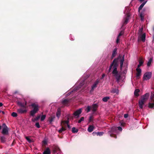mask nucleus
Returning <instances> with one entry per match:
<instances>
[{
    "label": "nucleus",
    "mask_w": 154,
    "mask_h": 154,
    "mask_svg": "<svg viewBox=\"0 0 154 154\" xmlns=\"http://www.w3.org/2000/svg\"><path fill=\"white\" fill-rule=\"evenodd\" d=\"M99 82V79H98L94 82L91 86V89L90 90L91 92H93L94 89L97 87Z\"/></svg>",
    "instance_id": "nucleus-6"
},
{
    "label": "nucleus",
    "mask_w": 154,
    "mask_h": 154,
    "mask_svg": "<svg viewBox=\"0 0 154 154\" xmlns=\"http://www.w3.org/2000/svg\"><path fill=\"white\" fill-rule=\"evenodd\" d=\"M61 115V110L60 108L58 109L56 113V116L58 118V119H59Z\"/></svg>",
    "instance_id": "nucleus-26"
},
{
    "label": "nucleus",
    "mask_w": 154,
    "mask_h": 154,
    "mask_svg": "<svg viewBox=\"0 0 154 154\" xmlns=\"http://www.w3.org/2000/svg\"><path fill=\"white\" fill-rule=\"evenodd\" d=\"M55 118V116H52L49 118L48 121L50 123H51L53 120Z\"/></svg>",
    "instance_id": "nucleus-30"
},
{
    "label": "nucleus",
    "mask_w": 154,
    "mask_h": 154,
    "mask_svg": "<svg viewBox=\"0 0 154 154\" xmlns=\"http://www.w3.org/2000/svg\"><path fill=\"white\" fill-rule=\"evenodd\" d=\"M143 63V61L142 59H140L139 60V64L138 65L137 68H140V67L141 66Z\"/></svg>",
    "instance_id": "nucleus-28"
},
{
    "label": "nucleus",
    "mask_w": 154,
    "mask_h": 154,
    "mask_svg": "<svg viewBox=\"0 0 154 154\" xmlns=\"http://www.w3.org/2000/svg\"><path fill=\"white\" fill-rule=\"evenodd\" d=\"M110 97H103V99L102 100L103 102H106L107 101V100L109 99Z\"/></svg>",
    "instance_id": "nucleus-35"
},
{
    "label": "nucleus",
    "mask_w": 154,
    "mask_h": 154,
    "mask_svg": "<svg viewBox=\"0 0 154 154\" xmlns=\"http://www.w3.org/2000/svg\"><path fill=\"white\" fill-rule=\"evenodd\" d=\"M145 38L146 34L145 33L140 35L139 36V39L141 40L143 42L145 41Z\"/></svg>",
    "instance_id": "nucleus-16"
},
{
    "label": "nucleus",
    "mask_w": 154,
    "mask_h": 154,
    "mask_svg": "<svg viewBox=\"0 0 154 154\" xmlns=\"http://www.w3.org/2000/svg\"><path fill=\"white\" fill-rule=\"evenodd\" d=\"M152 76V73L150 72H148L145 73L143 76V79L144 80H147L149 79Z\"/></svg>",
    "instance_id": "nucleus-7"
},
{
    "label": "nucleus",
    "mask_w": 154,
    "mask_h": 154,
    "mask_svg": "<svg viewBox=\"0 0 154 154\" xmlns=\"http://www.w3.org/2000/svg\"><path fill=\"white\" fill-rule=\"evenodd\" d=\"M46 117V116L45 115H42L41 118V121H43L45 120Z\"/></svg>",
    "instance_id": "nucleus-39"
},
{
    "label": "nucleus",
    "mask_w": 154,
    "mask_h": 154,
    "mask_svg": "<svg viewBox=\"0 0 154 154\" xmlns=\"http://www.w3.org/2000/svg\"><path fill=\"white\" fill-rule=\"evenodd\" d=\"M111 92L113 94H119V90L116 88H112L111 91Z\"/></svg>",
    "instance_id": "nucleus-18"
},
{
    "label": "nucleus",
    "mask_w": 154,
    "mask_h": 154,
    "mask_svg": "<svg viewBox=\"0 0 154 154\" xmlns=\"http://www.w3.org/2000/svg\"><path fill=\"white\" fill-rule=\"evenodd\" d=\"M139 91H140L139 89H136L134 91V95L137 97H138L139 95L138 93L139 92Z\"/></svg>",
    "instance_id": "nucleus-31"
},
{
    "label": "nucleus",
    "mask_w": 154,
    "mask_h": 154,
    "mask_svg": "<svg viewBox=\"0 0 154 154\" xmlns=\"http://www.w3.org/2000/svg\"><path fill=\"white\" fill-rule=\"evenodd\" d=\"M69 100L67 99H65L63 100L62 102V103L63 105H67L68 103H69Z\"/></svg>",
    "instance_id": "nucleus-23"
},
{
    "label": "nucleus",
    "mask_w": 154,
    "mask_h": 154,
    "mask_svg": "<svg viewBox=\"0 0 154 154\" xmlns=\"http://www.w3.org/2000/svg\"><path fill=\"white\" fill-rule=\"evenodd\" d=\"M94 128V127L92 125H90L89 126L88 129V131L89 132H92Z\"/></svg>",
    "instance_id": "nucleus-20"
},
{
    "label": "nucleus",
    "mask_w": 154,
    "mask_h": 154,
    "mask_svg": "<svg viewBox=\"0 0 154 154\" xmlns=\"http://www.w3.org/2000/svg\"><path fill=\"white\" fill-rule=\"evenodd\" d=\"M3 105V104L2 103H0V107L2 106Z\"/></svg>",
    "instance_id": "nucleus-51"
},
{
    "label": "nucleus",
    "mask_w": 154,
    "mask_h": 154,
    "mask_svg": "<svg viewBox=\"0 0 154 154\" xmlns=\"http://www.w3.org/2000/svg\"><path fill=\"white\" fill-rule=\"evenodd\" d=\"M0 112H2L3 114H4L5 113V112L4 111H1Z\"/></svg>",
    "instance_id": "nucleus-54"
},
{
    "label": "nucleus",
    "mask_w": 154,
    "mask_h": 154,
    "mask_svg": "<svg viewBox=\"0 0 154 154\" xmlns=\"http://www.w3.org/2000/svg\"><path fill=\"white\" fill-rule=\"evenodd\" d=\"M148 106L150 108H153L154 106V92L151 93Z\"/></svg>",
    "instance_id": "nucleus-5"
},
{
    "label": "nucleus",
    "mask_w": 154,
    "mask_h": 154,
    "mask_svg": "<svg viewBox=\"0 0 154 154\" xmlns=\"http://www.w3.org/2000/svg\"><path fill=\"white\" fill-rule=\"evenodd\" d=\"M94 132H93V134H94Z\"/></svg>",
    "instance_id": "nucleus-57"
},
{
    "label": "nucleus",
    "mask_w": 154,
    "mask_h": 154,
    "mask_svg": "<svg viewBox=\"0 0 154 154\" xmlns=\"http://www.w3.org/2000/svg\"><path fill=\"white\" fill-rule=\"evenodd\" d=\"M66 126H67L69 128H70V125H69V124H68V125H66Z\"/></svg>",
    "instance_id": "nucleus-50"
},
{
    "label": "nucleus",
    "mask_w": 154,
    "mask_h": 154,
    "mask_svg": "<svg viewBox=\"0 0 154 154\" xmlns=\"http://www.w3.org/2000/svg\"><path fill=\"white\" fill-rule=\"evenodd\" d=\"M149 94L147 93L141 96L140 99L145 102H146L149 98Z\"/></svg>",
    "instance_id": "nucleus-9"
},
{
    "label": "nucleus",
    "mask_w": 154,
    "mask_h": 154,
    "mask_svg": "<svg viewBox=\"0 0 154 154\" xmlns=\"http://www.w3.org/2000/svg\"><path fill=\"white\" fill-rule=\"evenodd\" d=\"M42 143L44 144H46L47 143V141L46 139H44L42 141Z\"/></svg>",
    "instance_id": "nucleus-45"
},
{
    "label": "nucleus",
    "mask_w": 154,
    "mask_h": 154,
    "mask_svg": "<svg viewBox=\"0 0 154 154\" xmlns=\"http://www.w3.org/2000/svg\"><path fill=\"white\" fill-rule=\"evenodd\" d=\"M146 102L140 99L139 100L138 102V104L139 107L140 109H142L143 108V106L144 105L145 103Z\"/></svg>",
    "instance_id": "nucleus-14"
},
{
    "label": "nucleus",
    "mask_w": 154,
    "mask_h": 154,
    "mask_svg": "<svg viewBox=\"0 0 154 154\" xmlns=\"http://www.w3.org/2000/svg\"><path fill=\"white\" fill-rule=\"evenodd\" d=\"M79 83V82H77V84H78Z\"/></svg>",
    "instance_id": "nucleus-56"
},
{
    "label": "nucleus",
    "mask_w": 154,
    "mask_h": 154,
    "mask_svg": "<svg viewBox=\"0 0 154 154\" xmlns=\"http://www.w3.org/2000/svg\"><path fill=\"white\" fill-rule=\"evenodd\" d=\"M84 82V81L82 82H80L79 83V85L78 86H76L75 87L73 90L71 92H75V91H76L78 90L79 89V88H81V86H82L83 85V83Z\"/></svg>",
    "instance_id": "nucleus-13"
},
{
    "label": "nucleus",
    "mask_w": 154,
    "mask_h": 154,
    "mask_svg": "<svg viewBox=\"0 0 154 154\" xmlns=\"http://www.w3.org/2000/svg\"><path fill=\"white\" fill-rule=\"evenodd\" d=\"M72 131L73 133H76L78 131V129L76 128L75 127H73L72 128Z\"/></svg>",
    "instance_id": "nucleus-34"
},
{
    "label": "nucleus",
    "mask_w": 154,
    "mask_h": 154,
    "mask_svg": "<svg viewBox=\"0 0 154 154\" xmlns=\"http://www.w3.org/2000/svg\"><path fill=\"white\" fill-rule=\"evenodd\" d=\"M53 151L54 153H57V154H58V153L60 152V149L59 147L57 146H54L53 147Z\"/></svg>",
    "instance_id": "nucleus-12"
},
{
    "label": "nucleus",
    "mask_w": 154,
    "mask_h": 154,
    "mask_svg": "<svg viewBox=\"0 0 154 154\" xmlns=\"http://www.w3.org/2000/svg\"><path fill=\"white\" fill-rule=\"evenodd\" d=\"M31 106L33 108V110L38 111L39 110V106L38 104L36 103H32L31 104Z\"/></svg>",
    "instance_id": "nucleus-10"
},
{
    "label": "nucleus",
    "mask_w": 154,
    "mask_h": 154,
    "mask_svg": "<svg viewBox=\"0 0 154 154\" xmlns=\"http://www.w3.org/2000/svg\"><path fill=\"white\" fill-rule=\"evenodd\" d=\"M1 140L2 142H5V137L3 136H2L1 137Z\"/></svg>",
    "instance_id": "nucleus-41"
},
{
    "label": "nucleus",
    "mask_w": 154,
    "mask_h": 154,
    "mask_svg": "<svg viewBox=\"0 0 154 154\" xmlns=\"http://www.w3.org/2000/svg\"><path fill=\"white\" fill-rule=\"evenodd\" d=\"M124 34L123 31H122L120 32L119 33L118 36L117 37V39L116 40V43H118L119 42V38L120 36H122V35H123Z\"/></svg>",
    "instance_id": "nucleus-21"
},
{
    "label": "nucleus",
    "mask_w": 154,
    "mask_h": 154,
    "mask_svg": "<svg viewBox=\"0 0 154 154\" xmlns=\"http://www.w3.org/2000/svg\"><path fill=\"white\" fill-rule=\"evenodd\" d=\"M98 107V105L96 103L92 105L91 106V108L93 114L94 113L97 111Z\"/></svg>",
    "instance_id": "nucleus-11"
},
{
    "label": "nucleus",
    "mask_w": 154,
    "mask_h": 154,
    "mask_svg": "<svg viewBox=\"0 0 154 154\" xmlns=\"http://www.w3.org/2000/svg\"><path fill=\"white\" fill-rule=\"evenodd\" d=\"M71 93V91L69 92L67 94V95H69Z\"/></svg>",
    "instance_id": "nucleus-52"
},
{
    "label": "nucleus",
    "mask_w": 154,
    "mask_h": 154,
    "mask_svg": "<svg viewBox=\"0 0 154 154\" xmlns=\"http://www.w3.org/2000/svg\"><path fill=\"white\" fill-rule=\"evenodd\" d=\"M70 39L72 41L73 40H74V39L73 38H71L70 37Z\"/></svg>",
    "instance_id": "nucleus-53"
},
{
    "label": "nucleus",
    "mask_w": 154,
    "mask_h": 154,
    "mask_svg": "<svg viewBox=\"0 0 154 154\" xmlns=\"http://www.w3.org/2000/svg\"><path fill=\"white\" fill-rule=\"evenodd\" d=\"M128 114H125L124 115V117L125 118H126L128 117Z\"/></svg>",
    "instance_id": "nucleus-48"
},
{
    "label": "nucleus",
    "mask_w": 154,
    "mask_h": 154,
    "mask_svg": "<svg viewBox=\"0 0 154 154\" xmlns=\"http://www.w3.org/2000/svg\"><path fill=\"white\" fill-rule=\"evenodd\" d=\"M144 14L143 12H142L140 14L139 16L141 20L142 21H143L144 20Z\"/></svg>",
    "instance_id": "nucleus-27"
},
{
    "label": "nucleus",
    "mask_w": 154,
    "mask_h": 154,
    "mask_svg": "<svg viewBox=\"0 0 154 154\" xmlns=\"http://www.w3.org/2000/svg\"><path fill=\"white\" fill-rule=\"evenodd\" d=\"M3 128L2 129V133L4 134H8V128L6 124L4 123L2 125Z\"/></svg>",
    "instance_id": "nucleus-8"
},
{
    "label": "nucleus",
    "mask_w": 154,
    "mask_h": 154,
    "mask_svg": "<svg viewBox=\"0 0 154 154\" xmlns=\"http://www.w3.org/2000/svg\"><path fill=\"white\" fill-rule=\"evenodd\" d=\"M40 117V116H37L34 119H32V121L33 122H34L35 121H37L39 119Z\"/></svg>",
    "instance_id": "nucleus-36"
},
{
    "label": "nucleus",
    "mask_w": 154,
    "mask_h": 154,
    "mask_svg": "<svg viewBox=\"0 0 154 154\" xmlns=\"http://www.w3.org/2000/svg\"><path fill=\"white\" fill-rule=\"evenodd\" d=\"M105 76V74H103L102 75L101 78L100 79H99V81L100 79H103Z\"/></svg>",
    "instance_id": "nucleus-47"
},
{
    "label": "nucleus",
    "mask_w": 154,
    "mask_h": 154,
    "mask_svg": "<svg viewBox=\"0 0 154 154\" xmlns=\"http://www.w3.org/2000/svg\"><path fill=\"white\" fill-rule=\"evenodd\" d=\"M125 9L127 11H124V14H126V15H125V17L124 18L123 20L122 21L123 24H127L128 22L129 19H130V14L128 12L129 10V8L128 7L125 8Z\"/></svg>",
    "instance_id": "nucleus-4"
},
{
    "label": "nucleus",
    "mask_w": 154,
    "mask_h": 154,
    "mask_svg": "<svg viewBox=\"0 0 154 154\" xmlns=\"http://www.w3.org/2000/svg\"><path fill=\"white\" fill-rule=\"evenodd\" d=\"M84 118L83 117H81L80 119L78 121V122L79 123H81L82 121H84Z\"/></svg>",
    "instance_id": "nucleus-43"
},
{
    "label": "nucleus",
    "mask_w": 154,
    "mask_h": 154,
    "mask_svg": "<svg viewBox=\"0 0 154 154\" xmlns=\"http://www.w3.org/2000/svg\"><path fill=\"white\" fill-rule=\"evenodd\" d=\"M37 111H36V110H34L32 109L31 110L30 112V115L32 116H33L37 112Z\"/></svg>",
    "instance_id": "nucleus-29"
},
{
    "label": "nucleus",
    "mask_w": 154,
    "mask_h": 154,
    "mask_svg": "<svg viewBox=\"0 0 154 154\" xmlns=\"http://www.w3.org/2000/svg\"><path fill=\"white\" fill-rule=\"evenodd\" d=\"M124 60V56H123L120 61V67L121 68L123 65V62Z\"/></svg>",
    "instance_id": "nucleus-32"
},
{
    "label": "nucleus",
    "mask_w": 154,
    "mask_h": 154,
    "mask_svg": "<svg viewBox=\"0 0 154 154\" xmlns=\"http://www.w3.org/2000/svg\"><path fill=\"white\" fill-rule=\"evenodd\" d=\"M69 122V119L68 118L66 121H62L61 122V124L62 125L66 126Z\"/></svg>",
    "instance_id": "nucleus-19"
},
{
    "label": "nucleus",
    "mask_w": 154,
    "mask_h": 154,
    "mask_svg": "<svg viewBox=\"0 0 154 154\" xmlns=\"http://www.w3.org/2000/svg\"><path fill=\"white\" fill-rule=\"evenodd\" d=\"M147 1L143 2L140 6L138 8V11L140 12V11L141 10L142 8L143 7L144 5L146 3Z\"/></svg>",
    "instance_id": "nucleus-25"
},
{
    "label": "nucleus",
    "mask_w": 154,
    "mask_h": 154,
    "mask_svg": "<svg viewBox=\"0 0 154 154\" xmlns=\"http://www.w3.org/2000/svg\"><path fill=\"white\" fill-rule=\"evenodd\" d=\"M117 128L120 131H122V128L121 127H118L117 128L115 126L112 127L111 128V130L108 132L111 137L116 138V135L118 134Z\"/></svg>",
    "instance_id": "nucleus-2"
},
{
    "label": "nucleus",
    "mask_w": 154,
    "mask_h": 154,
    "mask_svg": "<svg viewBox=\"0 0 154 154\" xmlns=\"http://www.w3.org/2000/svg\"><path fill=\"white\" fill-rule=\"evenodd\" d=\"M82 112V109L80 108L76 111L74 113V115L75 116L79 117V115Z\"/></svg>",
    "instance_id": "nucleus-15"
},
{
    "label": "nucleus",
    "mask_w": 154,
    "mask_h": 154,
    "mask_svg": "<svg viewBox=\"0 0 154 154\" xmlns=\"http://www.w3.org/2000/svg\"><path fill=\"white\" fill-rule=\"evenodd\" d=\"M11 116L14 117H16L17 116V114L16 112H13L11 114Z\"/></svg>",
    "instance_id": "nucleus-42"
},
{
    "label": "nucleus",
    "mask_w": 154,
    "mask_h": 154,
    "mask_svg": "<svg viewBox=\"0 0 154 154\" xmlns=\"http://www.w3.org/2000/svg\"><path fill=\"white\" fill-rule=\"evenodd\" d=\"M117 49L116 48H115L113 50L112 52V55L111 56L112 58H114L116 55L117 54Z\"/></svg>",
    "instance_id": "nucleus-22"
},
{
    "label": "nucleus",
    "mask_w": 154,
    "mask_h": 154,
    "mask_svg": "<svg viewBox=\"0 0 154 154\" xmlns=\"http://www.w3.org/2000/svg\"><path fill=\"white\" fill-rule=\"evenodd\" d=\"M152 58H150L149 60V61L147 63V66H150L151 63L152 61Z\"/></svg>",
    "instance_id": "nucleus-33"
},
{
    "label": "nucleus",
    "mask_w": 154,
    "mask_h": 154,
    "mask_svg": "<svg viewBox=\"0 0 154 154\" xmlns=\"http://www.w3.org/2000/svg\"><path fill=\"white\" fill-rule=\"evenodd\" d=\"M153 30L154 31V27L153 28Z\"/></svg>",
    "instance_id": "nucleus-55"
},
{
    "label": "nucleus",
    "mask_w": 154,
    "mask_h": 154,
    "mask_svg": "<svg viewBox=\"0 0 154 154\" xmlns=\"http://www.w3.org/2000/svg\"><path fill=\"white\" fill-rule=\"evenodd\" d=\"M119 58L115 59L113 62L110 65L109 69V72L110 71V70L113 67V70L112 72V74L114 76L117 83H119L121 78V73L118 72L117 70V67L118 65V62Z\"/></svg>",
    "instance_id": "nucleus-1"
},
{
    "label": "nucleus",
    "mask_w": 154,
    "mask_h": 154,
    "mask_svg": "<svg viewBox=\"0 0 154 154\" xmlns=\"http://www.w3.org/2000/svg\"><path fill=\"white\" fill-rule=\"evenodd\" d=\"M85 91V90H83L82 91Z\"/></svg>",
    "instance_id": "nucleus-58"
},
{
    "label": "nucleus",
    "mask_w": 154,
    "mask_h": 154,
    "mask_svg": "<svg viewBox=\"0 0 154 154\" xmlns=\"http://www.w3.org/2000/svg\"><path fill=\"white\" fill-rule=\"evenodd\" d=\"M35 126L38 128H39L40 127L39 124L38 122H37L35 124Z\"/></svg>",
    "instance_id": "nucleus-44"
},
{
    "label": "nucleus",
    "mask_w": 154,
    "mask_h": 154,
    "mask_svg": "<svg viewBox=\"0 0 154 154\" xmlns=\"http://www.w3.org/2000/svg\"><path fill=\"white\" fill-rule=\"evenodd\" d=\"M66 130V129L62 127V128L58 130V132L60 133H61L63 131H64Z\"/></svg>",
    "instance_id": "nucleus-37"
},
{
    "label": "nucleus",
    "mask_w": 154,
    "mask_h": 154,
    "mask_svg": "<svg viewBox=\"0 0 154 154\" xmlns=\"http://www.w3.org/2000/svg\"><path fill=\"white\" fill-rule=\"evenodd\" d=\"M95 134H97V135L100 136H101L103 135V132H97V133H95Z\"/></svg>",
    "instance_id": "nucleus-38"
},
{
    "label": "nucleus",
    "mask_w": 154,
    "mask_h": 154,
    "mask_svg": "<svg viewBox=\"0 0 154 154\" xmlns=\"http://www.w3.org/2000/svg\"><path fill=\"white\" fill-rule=\"evenodd\" d=\"M91 109V106H88L86 109L87 112H89L90 111V109Z\"/></svg>",
    "instance_id": "nucleus-40"
},
{
    "label": "nucleus",
    "mask_w": 154,
    "mask_h": 154,
    "mask_svg": "<svg viewBox=\"0 0 154 154\" xmlns=\"http://www.w3.org/2000/svg\"><path fill=\"white\" fill-rule=\"evenodd\" d=\"M51 151L49 148H47L43 152V154H50Z\"/></svg>",
    "instance_id": "nucleus-24"
},
{
    "label": "nucleus",
    "mask_w": 154,
    "mask_h": 154,
    "mask_svg": "<svg viewBox=\"0 0 154 154\" xmlns=\"http://www.w3.org/2000/svg\"><path fill=\"white\" fill-rule=\"evenodd\" d=\"M92 116H90L89 118V122H91L92 121Z\"/></svg>",
    "instance_id": "nucleus-49"
},
{
    "label": "nucleus",
    "mask_w": 154,
    "mask_h": 154,
    "mask_svg": "<svg viewBox=\"0 0 154 154\" xmlns=\"http://www.w3.org/2000/svg\"><path fill=\"white\" fill-rule=\"evenodd\" d=\"M26 139L29 143H30L31 142V140L28 137H26Z\"/></svg>",
    "instance_id": "nucleus-46"
},
{
    "label": "nucleus",
    "mask_w": 154,
    "mask_h": 154,
    "mask_svg": "<svg viewBox=\"0 0 154 154\" xmlns=\"http://www.w3.org/2000/svg\"><path fill=\"white\" fill-rule=\"evenodd\" d=\"M137 71L136 77L139 78L141 75V70L140 68H137L136 69Z\"/></svg>",
    "instance_id": "nucleus-17"
},
{
    "label": "nucleus",
    "mask_w": 154,
    "mask_h": 154,
    "mask_svg": "<svg viewBox=\"0 0 154 154\" xmlns=\"http://www.w3.org/2000/svg\"><path fill=\"white\" fill-rule=\"evenodd\" d=\"M17 104L21 107H23V108H20L17 109V111L18 113L21 114L26 113L27 112V110L26 107V101H25L24 103L18 101L17 102Z\"/></svg>",
    "instance_id": "nucleus-3"
}]
</instances>
